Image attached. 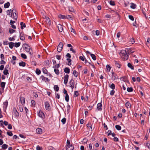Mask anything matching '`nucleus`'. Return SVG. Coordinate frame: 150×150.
I'll return each instance as SVG.
<instances>
[{
  "label": "nucleus",
  "mask_w": 150,
  "mask_h": 150,
  "mask_svg": "<svg viewBox=\"0 0 150 150\" xmlns=\"http://www.w3.org/2000/svg\"><path fill=\"white\" fill-rule=\"evenodd\" d=\"M19 64L20 66L24 67L25 65V63L23 62H21L19 63Z\"/></svg>",
  "instance_id": "24"
},
{
  "label": "nucleus",
  "mask_w": 150,
  "mask_h": 150,
  "mask_svg": "<svg viewBox=\"0 0 150 150\" xmlns=\"http://www.w3.org/2000/svg\"><path fill=\"white\" fill-rule=\"evenodd\" d=\"M58 16L59 18L63 19H72L71 16L69 15H63L61 14H59L58 15Z\"/></svg>",
  "instance_id": "3"
},
{
  "label": "nucleus",
  "mask_w": 150,
  "mask_h": 150,
  "mask_svg": "<svg viewBox=\"0 0 150 150\" xmlns=\"http://www.w3.org/2000/svg\"><path fill=\"white\" fill-rule=\"evenodd\" d=\"M69 78V75L68 74H66L64 77V83L65 84H66L68 82Z\"/></svg>",
  "instance_id": "11"
},
{
  "label": "nucleus",
  "mask_w": 150,
  "mask_h": 150,
  "mask_svg": "<svg viewBox=\"0 0 150 150\" xmlns=\"http://www.w3.org/2000/svg\"><path fill=\"white\" fill-rule=\"evenodd\" d=\"M90 55L91 56V57H92V59L94 60H95L96 59V57L95 54H91Z\"/></svg>",
  "instance_id": "37"
},
{
  "label": "nucleus",
  "mask_w": 150,
  "mask_h": 150,
  "mask_svg": "<svg viewBox=\"0 0 150 150\" xmlns=\"http://www.w3.org/2000/svg\"><path fill=\"white\" fill-rule=\"evenodd\" d=\"M69 10L71 12H74V9L72 6H69Z\"/></svg>",
  "instance_id": "35"
},
{
  "label": "nucleus",
  "mask_w": 150,
  "mask_h": 150,
  "mask_svg": "<svg viewBox=\"0 0 150 150\" xmlns=\"http://www.w3.org/2000/svg\"><path fill=\"white\" fill-rule=\"evenodd\" d=\"M6 83L5 82H1V87L2 91H3L5 85Z\"/></svg>",
  "instance_id": "18"
},
{
  "label": "nucleus",
  "mask_w": 150,
  "mask_h": 150,
  "mask_svg": "<svg viewBox=\"0 0 150 150\" xmlns=\"http://www.w3.org/2000/svg\"><path fill=\"white\" fill-rule=\"evenodd\" d=\"M66 120V119L65 118H64L62 120L61 122L64 124H65Z\"/></svg>",
  "instance_id": "52"
},
{
  "label": "nucleus",
  "mask_w": 150,
  "mask_h": 150,
  "mask_svg": "<svg viewBox=\"0 0 150 150\" xmlns=\"http://www.w3.org/2000/svg\"><path fill=\"white\" fill-rule=\"evenodd\" d=\"M102 105L101 103H99L98 104L97 108L98 110H101L102 109Z\"/></svg>",
  "instance_id": "17"
},
{
  "label": "nucleus",
  "mask_w": 150,
  "mask_h": 150,
  "mask_svg": "<svg viewBox=\"0 0 150 150\" xmlns=\"http://www.w3.org/2000/svg\"><path fill=\"white\" fill-rule=\"evenodd\" d=\"M110 87L112 90H114L115 88V84L113 83H112L110 85Z\"/></svg>",
  "instance_id": "49"
},
{
  "label": "nucleus",
  "mask_w": 150,
  "mask_h": 150,
  "mask_svg": "<svg viewBox=\"0 0 150 150\" xmlns=\"http://www.w3.org/2000/svg\"><path fill=\"white\" fill-rule=\"evenodd\" d=\"M8 128L9 129H12V126L11 124H8Z\"/></svg>",
  "instance_id": "62"
},
{
  "label": "nucleus",
  "mask_w": 150,
  "mask_h": 150,
  "mask_svg": "<svg viewBox=\"0 0 150 150\" xmlns=\"http://www.w3.org/2000/svg\"><path fill=\"white\" fill-rule=\"evenodd\" d=\"M115 127L116 129L118 130H120L121 129V127L120 126L118 125H116L115 126Z\"/></svg>",
  "instance_id": "36"
},
{
  "label": "nucleus",
  "mask_w": 150,
  "mask_h": 150,
  "mask_svg": "<svg viewBox=\"0 0 150 150\" xmlns=\"http://www.w3.org/2000/svg\"><path fill=\"white\" fill-rule=\"evenodd\" d=\"M146 146L148 149H150V143H147L146 144Z\"/></svg>",
  "instance_id": "64"
},
{
  "label": "nucleus",
  "mask_w": 150,
  "mask_h": 150,
  "mask_svg": "<svg viewBox=\"0 0 150 150\" xmlns=\"http://www.w3.org/2000/svg\"><path fill=\"white\" fill-rule=\"evenodd\" d=\"M31 103L33 105H34L35 104V103L34 100H32L31 101Z\"/></svg>",
  "instance_id": "63"
},
{
  "label": "nucleus",
  "mask_w": 150,
  "mask_h": 150,
  "mask_svg": "<svg viewBox=\"0 0 150 150\" xmlns=\"http://www.w3.org/2000/svg\"><path fill=\"white\" fill-rule=\"evenodd\" d=\"M65 100L67 102H68L69 101V98L68 94H66V95H65Z\"/></svg>",
  "instance_id": "31"
},
{
  "label": "nucleus",
  "mask_w": 150,
  "mask_h": 150,
  "mask_svg": "<svg viewBox=\"0 0 150 150\" xmlns=\"http://www.w3.org/2000/svg\"><path fill=\"white\" fill-rule=\"evenodd\" d=\"M136 7V4H134L133 3H132L131 4V6H130V7L132 9H134Z\"/></svg>",
  "instance_id": "29"
},
{
  "label": "nucleus",
  "mask_w": 150,
  "mask_h": 150,
  "mask_svg": "<svg viewBox=\"0 0 150 150\" xmlns=\"http://www.w3.org/2000/svg\"><path fill=\"white\" fill-rule=\"evenodd\" d=\"M21 57L23 59H26L27 58V56L26 55L23 53H22L21 54Z\"/></svg>",
  "instance_id": "41"
},
{
  "label": "nucleus",
  "mask_w": 150,
  "mask_h": 150,
  "mask_svg": "<svg viewBox=\"0 0 150 150\" xmlns=\"http://www.w3.org/2000/svg\"><path fill=\"white\" fill-rule=\"evenodd\" d=\"M9 44L8 41H4L3 42V44L4 45H7Z\"/></svg>",
  "instance_id": "61"
},
{
  "label": "nucleus",
  "mask_w": 150,
  "mask_h": 150,
  "mask_svg": "<svg viewBox=\"0 0 150 150\" xmlns=\"http://www.w3.org/2000/svg\"><path fill=\"white\" fill-rule=\"evenodd\" d=\"M54 71L55 72V73L57 74H59V71L57 69H54Z\"/></svg>",
  "instance_id": "45"
},
{
  "label": "nucleus",
  "mask_w": 150,
  "mask_h": 150,
  "mask_svg": "<svg viewBox=\"0 0 150 150\" xmlns=\"http://www.w3.org/2000/svg\"><path fill=\"white\" fill-rule=\"evenodd\" d=\"M43 73L45 74H47L48 71L45 68H43L42 69Z\"/></svg>",
  "instance_id": "43"
},
{
  "label": "nucleus",
  "mask_w": 150,
  "mask_h": 150,
  "mask_svg": "<svg viewBox=\"0 0 150 150\" xmlns=\"http://www.w3.org/2000/svg\"><path fill=\"white\" fill-rule=\"evenodd\" d=\"M128 17H129V19H130L132 21H134V18L132 16L129 15Z\"/></svg>",
  "instance_id": "56"
},
{
  "label": "nucleus",
  "mask_w": 150,
  "mask_h": 150,
  "mask_svg": "<svg viewBox=\"0 0 150 150\" xmlns=\"http://www.w3.org/2000/svg\"><path fill=\"white\" fill-rule=\"evenodd\" d=\"M23 23L22 22H21L20 23V25H21V29H23V27H25L26 25L25 23H24L23 24Z\"/></svg>",
  "instance_id": "30"
},
{
  "label": "nucleus",
  "mask_w": 150,
  "mask_h": 150,
  "mask_svg": "<svg viewBox=\"0 0 150 150\" xmlns=\"http://www.w3.org/2000/svg\"><path fill=\"white\" fill-rule=\"evenodd\" d=\"M10 3L9 2H7L6 3H5L4 4V7L5 8H8L10 6Z\"/></svg>",
  "instance_id": "23"
},
{
  "label": "nucleus",
  "mask_w": 150,
  "mask_h": 150,
  "mask_svg": "<svg viewBox=\"0 0 150 150\" xmlns=\"http://www.w3.org/2000/svg\"><path fill=\"white\" fill-rule=\"evenodd\" d=\"M63 47V43L61 42H60L58 46L57 50V51L60 52L62 50Z\"/></svg>",
  "instance_id": "4"
},
{
  "label": "nucleus",
  "mask_w": 150,
  "mask_h": 150,
  "mask_svg": "<svg viewBox=\"0 0 150 150\" xmlns=\"http://www.w3.org/2000/svg\"><path fill=\"white\" fill-rule=\"evenodd\" d=\"M13 111L16 116L17 117L18 116H19V114L17 111L16 109L15 108H13Z\"/></svg>",
  "instance_id": "22"
},
{
  "label": "nucleus",
  "mask_w": 150,
  "mask_h": 150,
  "mask_svg": "<svg viewBox=\"0 0 150 150\" xmlns=\"http://www.w3.org/2000/svg\"><path fill=\"white\" fill-rule=\"evenodd\" d=\"M114 62L115 65L117 66V67L118 68H120L121 67V65L119 62H117L116 61H115Z\"/></svg>",
  "instance_id": "13"
},
{
  "label": "nucleus",
  "mask_w": 150,
  "mask_h": 150,
  "mask_svg": "<svg viewBox=\"0 0 150 150\" xmlns=\"http://www.w3.org/2000/svg\"><path fill=\"white\" fill-rule=\"evenodd\" d=\"M133 88L132 87H128L127 88V90L129 92H131L133 91Z\"/></svg>",
  "instance_id": "47"
},
{
  "label": "nucleus",
  "mask_w": 150,
  "mask_h": 150,
  "mask_svg": "<svg viewBox=\"0 0 150 150\" xmlns=\"http://www.w3.org/2000/svg\"><path fill=\"white\" fill-rule=\"evenodd\" d=\"M7 134L8 135L10 136H12L13 135L12 133L11 132V131H10L9 132H7Z\"/></svg>",
  "instance_id": "50"
},
{
  "label": "nucleus",
  "mask_w": 150,
  "mask_h": 150,
  "mask_svg": "<svg viewBox=\"0 0 150 150\" xmlns=\"http://www.w3.org/2000/svg\"><path fill=\"white\" fill-rule=\"evenodd\" d=\"M15 30L12 29H10L9 30V32L10 33L12 34L15 31Z\"/></svg>",
  "instance_id": "53"
},
{
  "label": "nucleus",
  "mask_w": 150,
  "mask_h": 150,
  "mask_svg": "<svg viewBox=\"0 0 150 150\" xmlns=\"http://www.w3.org/2000/svg\"><path fill=\"white\" fill-rule=\"evenodd\" d=\"M37 150H42V148L41 147H40L39 146H37L36 147Z\"/></svg>",
  "instance_id": "55"
},
{
  "label": "nucleus",
  "mask_w": 150,
  "mask_h": 150,
  "mask_svg": "<svg viewBox=\"0 0 150 150\" xmlns=\"http://www.w3.org/2000/svg\"><path fill=\"white\" fill-rule=\"evenodd\" d=\"M79 95V93H78V91H76L74 92V96L75 97H76L77 96H78Z\"/></svg>",
  "instance_id": "46"
},
{
  "label": "nucleus",
  "mask_w": 150,
  "mask_h": 150,
  "mask_svg": "<svg viewBox=\"0 0 150 150\" xmlns=\"http://www.w3.org/2000/svg\"><path fill=\"white\" fill-rule=\"evenodd\" d=\"M112 13H113V15H116L115 16L117 18V20L116 21H119L120 20V16L118 13L117 12H115L114 11H113Z\"/></svg>",
  "instance_id": "9"
},
{
  "label": "nucleus",
  "mask_w": 150,
  "mask_h": 150,
  "mask_svg": "<svg viewBox=\"0 0 150 150\" xmlns=\"http://www.w3.org/2000/svg\"><path fill=\"white\" fill-rule=\"evenodd\" d=\"M20 100L21 103L22 104H23L25 103V99L23 97H20Z\"/></svg>",
  "instance_id": "21"
},
{
  "label": "nucleus",
  "mask_w": 150,
  "mask_h": 150,
  "mask_svg": "<svg viewBox=\"0 0 150 150\" xmlns=\"http://www.w3.org/2000/svg\"><path fill=\"white\" fill-rule=\"evenodd\" d=\"M45 21L46 22V23L48 25H50L51 22L49 18L48 17L45 16Z\"/></svg>",
  "instance_id": "10"
},
{
  "label": "nucleus",
  "mask_w": 150,
  "mask_h": 150,
  "mask_svg": "<svg viewBox=\"0 0 150 150\" xmlns=\"http://www.w3.org/2000/svg\"><path fill=\"white\" fill-rule=\"evenodd\" d=\"M115 92V91L113 90H112L111 91L110 94L111 95L113 96Z\"/></svg>",
  "instance_id": "60"
},
{
  "label": "nucleus",
  "mask_w": 150,
  "mask_h": 150,
  "mask_svg": "<svg viewBox=\"0 0 150 150\" xmlns=\"http://www.w3.org/2000/svg\"><path fill=\"white\" fill-rule=\"evenodd\" d=\"M54 89L56 91H58L59 90V87L57 85H54Z\"/></svg>",
  "instance_id": "42"
},
{
  "label": "nucleus",
  "mask_w": 150,
  "mask_h": 150,
  "mask_svg": "<svg viewBox=\"0 0 150 150\" xmlns=\"http://www.w3.org/2000/svg\"><path fill=\"white\" fill-rule=\"evenodd\" d=\"M69 86L71 87L72 89H73L74 87V81L72 79H71L69 82Z\"/></svg>",
  "instance_id": "8"
},
{
  "label": "nucleus",
  "mask_w": 150,
  "mask_h": 150,
  "mask_svg": "<svg viewBox=\"0 0 150 150\" xmlns=\"http://www.w3.org/2000/svg\"><path fill=\"white\" fill-rule=\"evenodd\" d=\"M112 78L113 79H116L118 78V77L115 73L114 72H112Z\"/></svg>",
  "instance_id": "15"
},
{
  "label": "nucleus",
  "mask_w": 150,
  "mask_h": 150,
  "mask_svg": "<svg viewBox=\"0 0 150 150\" xmlns=\"http://www.w3.org/2000/svg\"><path fill=\"white\" fill-rule=\"evenodd\" d=\"M83 13L85 15L88 16L89 15V13L86 11H83Z\"/></svg>",
  "instance_id": "59"
},
{
  "label": "nucleus",
  "mask_w": 150,
  "mask_h": 150,
  "mask_svg": "<svg viewBox=\"0 0 150 150\" xmlns=\"http://www.w3.org/2000/svg\"><path fill=\"white\" fill-rule=\"evenodd\" d=\"M70 31H71V32L74 33H75V31L74 29L73 28H72L71 27L69 29Z\"/></svg>",
  "instance_id": "51"
},
{
  "label": "nucleus",
  "mask_w": 150,
  "mask_h": 150,
  "mask_svg": "<svg viewBox=\"0 0 150 150\" xmlns=\"http://www.w3.org/2000/svg\"><path fill=\"white\" fill-rule=\"evenodd\" d=\"M74 149V147L72 146L71 144L69 145L66 146V150H73Z\"/></svg>",
  "instance_id": "12"
},
{
  "label": "nucleus",
  "mask_w": 150,
  "mask_h": 150,
  "mask_svg": "<svg viewBox=\"0 0 150 150\" xmlns=\"http://www.w3.org/2000/svg\"><path fill=\"white\" fill-rule=\"evenodd\" d=\"M50 64V62L48 60H46L45 62V65L46 66H48Z\"/></svg>",
  "instance_id": "26"
},
{
  "label": "nucleus",
  "mask_w": 150,
  "mask_h": 150,
  "mask_svg": "<svg viewBox=\"0 0 150 150\" xmlns=\"http://www.w3.org/2000/svg\"><path fill=\"white\" fill-rule=\"evenodd\" d=\"M42 129L40 128H38L36 130V132L38 134H40L42 132Z\"/></svg>",
  "instance_id": "20"
},
{
  "label": "nucleus",
  "mask_w": 150,
  "mask_h": 150,
  "mask_svg": "<svg viewBox=\"0 0 150 150\" xmlns=\"http://www.w3.org/2000/svg\"><path fill=\"white\" fill-rule=\"evenodd\" d=\"M106 69L107 71L109 72L110 71L111 67L109 65H107L106 66Z\"/></svg>",
  "instance_id": "39"
},
{
  "label": "nucleus",
  "mask_w": 150,
  "mask_h": 150,
  "mask_svg": "<svg viewBox=\"0 0 150 150\" xmlns=\"http://www.w3.org/2000/svg\"><path fill=\"white\" fill-rule=\"evenodd\" d=\"M110 4L112 6H114L115 5V4L114 2L112 1H110Z\"/></svg>",
  "instance_id": "58"
},
{
  "label": "nucleus",
  "mask_w": 150,
  "mask_h": 150,
  "mask_svg": "<svg viewBox=\"0 0 150 150\" xmlns=\"http://www.w3.org/2000/svg\"><path fill=\"white\" fill-rule=\"evenodd\" d=\"M87 126L88 127V128L90 130H92V125L91 124V123H88L87 124Z\"/></svg>",
  "instance_id": "16"
},
{
  "label": "nucleus",
  "mask_w": 150,
  "mask_h": 150,
  "mask_svg": "<svg viewBox=\"0 0 150 150\" xmlns=\"http://www.w3.org/2000/svg\"><path fill=\"white\" fill-rule=\"evenodd\" d=\"M127 66L128 67L130 68L132 70L134 69V67L132 65L131 63H128L127 64Z\"/></svg>",
  "instance_id": "28"
},
{
  "label": "nucleus",
  "mask_w": 150,
  "mask_h": 150,
  "mask_svg": "<svg viewBox=\"0 0 150 150\" xmlns=\"http://www.w3.org/2000/svg\"><path fill=\"white\" fill-rule=\"evenodd\" d=\"M130 42L131 43L133 44L135 42V41L134 38H132L130 39Z\"/></svg>",
  "instance_id": "54"
},
{
  "label": "nucleus",
  "mask_w": 150,
  "mask_h": 150,
  "mask_svg": "<svg viewBox=\"0 0 150 150\" xmlns=\"http://www.w3.org/2000/svg\"><path fill=\"white\" fill-rule=\"evenodd\" d=\"M45 106L46 109L47 110H50L51 109V107L49 103L47 101L45 103Z\"/></svg>",
  "instance_id": "6"
},
{
  "label": "nucleus",
  "mask_w": 150,
  "mask_h": 150,
  "mask_svg": "<svg viewBox=\"0 0 150 150\" xmlns=\"http://www.w3.org/2000/svg\"><path fill=\"white\" fill-rule=\"evenodd\" d=\"M15 11L16 12V10L15 9H13L11 10V9L8 10L7 11V13H12L13 11Z\"/></svg>",
  "instance_id": "34"
},
{
  "label": "nucleus",
  "mask_w": 150,
  "mask_h": 150,
  "mask_svg": "<svg viewBox=\"0 0 150 150\" xmlns=\"http://www.w3.org/2000/svg\"><path fill=\"white\" fill-rule=\"evenodd\" d=\"M23 47L26 52L28 53L30 55L33 54L32 50L31 48L27 44H23Z\"/></svg>",
  "instance_id": "2"
},
{
  "label": "nucleus",
  "mask_w": 150,
  "mask_h": 150,
  "mask_svg": "<svg viewBox=\"0 0 150 150\" xmlns=\"http://www.w3.org/2000/svg\"><path fill=\"white\" fill-rule=\"evenodd\" d=\"M3 73L6 75H7L8 73V71L6 69V67H5L4 71Z\"/></svg>",
  "instance_id": "27"
},
{
  "label": "nucleus",
  "mask_w": 150,
  "mask_h": 150,
  "mask_svg": "<svg viewBox=\"0 0 150 150\" xmlns=\"http://www.w3.org/2000/svg\"><path fill=\"white\" fill-rule=\"evenodd\" d=\"M38 115L39 117L42 119L45 118V115L43 112L41 110H40L38 113Z\"/></svg>",
  "instance_id": "7"
},
{
  "label": "nucleus",
  "mask_w": 150,
  "mask_h": 150,
  "mask_svg": "<svg viewBox=\"0 0 150 150\" xmlns=\"http://www.w3.org/2000/svg\"><path fill=\"white\" fill-rule=\"evenodd\" d=\"M4 106L6 107V108L8 105V102L7 101H6L5 102H4Z\"/></svg>",
  "instance_id": "57"
},
{
  "label": "nucleus",
  "mask_w": 150,
  "mask_h": 150,
  "mask_svg": "<svg viewBox=\"0 0 150 150\" xmlns=\"http://www.w3.org/2000/svg\"><path fill=\"white\" fill-rule=\"evenodd\" d=\"M11 17L13 18L15 20H17L18 18V16L17 14V12L15 11L13 12L12 13H11Z\"/></svg>",
  "instance_id": "5"
},
{
  "label": "nucleus",
  "mask_w": 150,
  "mask_h": 150,
  "mask_svg": "<svg viewBox=\"0 0 150 150\" xmlns=\"http://www.w3.org/2000/svg\"><path fill=\"white\" fill-rule=\"evenodd\" d=\"M67 60L68 61L69 63L68 65L69 66L71 65V60L69 58H67Z\"/></svg>",
  "instance_id": "48"
},
{
  "label": "nucleus",
  "mask_w": 150,
  "mask_h": 150,
  "mask_svg": "<svg viewBox=\"0 0 150 150\" xmlns=\"http://www.w3.org/2000/svg\"><path fill=\"white\" fill-rule=\"evenodd\" d=\"M77 73V72L76 70H74V71L73 74L75 77H76L77 76L78 74Z\"/></svg>",
  "instance_id": "40"
},
{
  "label": "nucleus",
  "mask_w": 150,
  "mask_h": 150,
  "mask_svg": "<svg viewBox=\"0 0 150 150\" xmlns=\"http://www.w3.org/2000/svg\"><path fill=\"white\" fill-rule=\"evenodd\" d=\"M36 73L37 74L39 75L41 73L40 70L38 69H37L36 70Z\"/></svg>",
  "instance_id": "44"
},
{
  "label": "nucleus",
  "mask_w": 150,
  "mask_h": 150,
  "mask_svg": "<svg viewBox=\"0 0 150 150\" xmlns=\"http://www.w3.org/2000/svg\"><path fill=\"white\" fill-rule=\"evenodd\" d=\"M64 71V72L67 74H69L70 72V69L68 67L65 68Z\"/></svg>",
  "instance_id": "19"
},
{
  "label": "nucleus",
  "mask_w": 150,
  "mask_h": 150,
  "mask_svg": "<svg viewBox=\"0 0 150 150\" xmlns=\"http://www.w3.org/2000/svg\"><path fill=\"white\" fill-rule=\"evenodd\" d=\"M57 27L59 31L61 32H62L63 30V28L62 25L60 24H59L58 25Z\"/></svg>",
  "instance_id": "14"
},
{
  "label": "nucleus",
  "mask_w": 150,
  "mask_h": 150,
  "mask_svg": "<svg viewBox=\"0 0 150 150\" xmlns=\"http://www.w3.org/2000/svg\"><path fill=\"white\" fill-rule=\"evenodd\" d=\"M14 43L13 42H11L9 43V47L12 49L14 46Z\"/></svg>",
  "instance_id": "25"
},
{
  "label": "nucleus",
  "mask_w": 150,
  "mask_h": 150,
  "mask_svg": "<svg viewBox=\"0 0 150 150\" xmlns=\"http://www.w3.org/2000/svg\"><path fill=\"white\" fill-rule=\"evenodd\" d=\"M125 106L127 108H130L131 105L130 103L128 101H127L125 104Z\"/></svg>",
  "instance_id": "32"
},
{
  "label": "nucleus",
  "mask_w": 150,
  "mask_h": 150,
  "mask_svg": "<svg viewBox=\"0 0 150 150\" xmlns=\"http://www.w3.org/2000/svg\"><path fill=\"white\" fill-rule=\"evenodd\" d=\"M21 44V43L20 42H16L14 43V46L16 47H19Z\"/></svg>",
  "instance_id": "33"
},
{
  "label": "nucleus",
  "mask_w": 150,
  "mask_h": 150,
  "mask_svg": "<svg viewBox=\"0 0 150 150\" xmlns=\"http://www.w3.org/2000/svg\"><path fill=\"white\" fill-rule=\"evenodd\" d=\"M8 145L6 144L3 145L1 146L2 148L3 149H6L8 147Z\"/></svg>",
  "instance_id": "38"
},
{
  "label": "nucleus",
  "mask_w": 150,
  "mask_h": 150,
  "mask_svg": "<svg viewBox=\"0 0 150 150\" xmlns=\"http://www.w3.org/2000/svg\"><path fill=\"white\" fill-rule=\"evenodd\" d=\"M120 54L122 58L124 60H127L128 58L126 50H121L120 53Z\"/></svg>",
  "instance_id": "1"
}]
</instances>
